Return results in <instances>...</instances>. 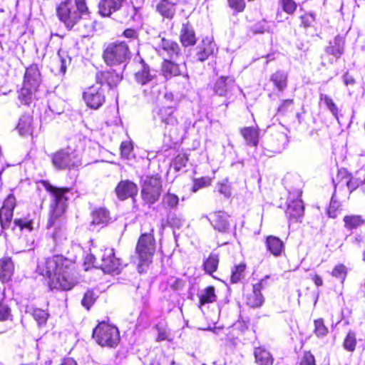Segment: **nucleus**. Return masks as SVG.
<instances>
[{"label": "nucleus", "instance_id": "63", "mask_svg": "<svg viewBox=\"0 0 365 365\" xmlns=\"http://www.w3.org/2000/svg\"><path fill=\"white\" fill-rule=\"evenodd\" d=\"M64 52H61V51H58V56L60 58V61H61V73H64L66 72V59L63 58V56L64 55Z\"/></svg>", "mask_w": 365, "mask_h": 365}, {"label": "nucleus", "instance_id": "52", "mask_svg": "<svg viewBox=\"0 0 365 365\" xmlns=\"http://www.w3.org/2000/svg\"><path fill=\"white\" fill-rule=\"evenodd\" d=\"M211 182V179L207 177H203L199 179H196L194 182L192 190L194 192L197 191L199 189L208 186Z\"/></svg>", "mask_w": 365, "mask_h": 365}, {"label": "nucleus", "instance_id": "25", "mask_svg": "<svg viewBox=\"0 0 365 365\" xmlns=\"http://www.w3.org/2000/svg\"><path fill=\"white\" fill-rule=\"evenodd\" d=\"M235 86L234 80L230 77H220L215 84V93L220 96H225Z\"/></svg>", "mask_w": 365, "mask_h": 365}, {"label": "nucleus", "instance_id": "59", "mask_svg": "<svg viewBox=\"0 0 365 365\" xmlns=\"http://www.w3.org/2000/svg\"><path fill=\"white\" fill-rule=\"evenodd\" d=\"M123 36L130 39H137L138 34L136 30L133 29H127L123 31Z\"/></svg>", "mask_w": 365, "mask_h": 365}, {"label": "nucleus", "instance_id": "50", "mask_svg": "<svg viewBox=\"0 0 365 365\" xmlns=\"http://www.w3.org/2000/svg\"><path fill=\"white\" fill-rule=\"evenodd\" d=\"M96 299V297L92 291H87L82 299L81 304L85 308L89 309L95 302Z\"/></svg>", "mask_w": 365, "mask_h": 365}, {"label": "nucleus", "instance_id": "23", "mask_svg": "<svg viewBox=\"0 0 365 365\" xmlns=\"http://www.w3.org/2000/svg\"><path fill=\"white\" fill-rule=\"evenodd\" d=\"M156 11L164 18L172 19L176 12V4L169 0H159Z\"/></svg>", "mask_w": 365, "mask_h": 365}, {"label": "nucleus", "instance_id": "41", "mask_svg": "<svg viewBox=\"0 0 365 365\" xmlns=\"http://www.w3.org/2000/svg\"><path fill=\"white\" fill-rule=\"evenodd\" d=\"M103 78L106 80L107 84L110 87H113L116 86L118 83L120 82L122 77L115 73L111 72H104L103 73Z\"/></svg>", "mask_w": 365, "mask_h": 365}, {"label": "nucleus", "instance_id": "55", "mask_svg": "<svg viewBox=\"0 0 365 365\" xmlns=\"http://www.w3.org/2000/svg\"><path fill=\"white\" fill-rule=\"evenodd\" d=\"M340 205L338 201L334 199L332 197L330 205L328 209V215L331 218H335L337 216V211L339 208Z\"/></svg>", "mask_w": 365, "mask_h": 365}, {"label": "nucleus", "instance_id": "36", "mask_svg": "<svg viewBox=\"0 0 365 365\" xmlns=\"http://www.w3.org/2000/svg\"><path fill=\"white\" fill-rule=\"evenodd\" d=\"M218 264V255L215 253H211L203 263L204 269L205 272L210 275H212V274L217 270Z\"/></svg>", "mask_w": 365, "mask_h": 365}, {"label": "nucleus", "instance_id": "62", "mask_svg": "<svg viewBox=\"0 0 365 365\" xmlns=\"http://www.w3.org/2000/svg\"><path fill=\"white\" fill-rule=\"evenodd\" d=\"M293 101L288 99L285 100L282 102V103L279 106L278 111L281 113H284L287 110V108L292 104Z\"/></svg>", "mask_w": 365, "mask_h": 365}, {"label": "nucleus", "instance_id": "58", "mask_svg": "<svg viewBox=\"0 0 365 365\" xmlns=\"http://www.w3.org/2000/svg\"><path fill=\"white\" fill-rule=\"evenodd\" d=\"M300 365H315L314 356L309 352L305 353Z\"/></svg>", "mask_w": 365, "mask_h": 365}, {"label": "nucleus", "instance_id": "53", "mask_svg": "<svg viewBox=\"0 0 365 365\" xmlns=\"http://www.w3.org/2000/svg\"><path fill=\"white\" fill-rule=\"evenodd\" d=\"M132 150L133 145L130 142H122L120 145V154L123 158L128 159Z\"/></svg>", "mask_w": 365, "mask_h": 365}, {"label": "nucleus", "instance_id": "38", "mask_svg": "<svg viewBox=\"0 0 365 365\" xmlns=\"http://www.w3.org/2000/svg\"><path fill=\"white\" fill-rule=\"evenodd\" d=\"M80 23L81 24L77 27L78 32L83 37L89 36L94 29L93 22L91 20L86 19L83 17V19L81 20Z\"/></svg>", "mask_w": 365, "mask_h": 365}, {"label": "nucleus", "instance_id": "64", "mask_svg": "<svg viewBox=\"0 0 365 365\" xmlns=\"http://www.w3.org/2000/svg\"><path fill=\"white\" fill-rule=\"evenodd\" d=\"M59 365H78L77 362L73 358H66L62 360Z\"/></svg>", "mask_w": 365, "mask_h": 365}, {"label": "nucleus", "instance_id": "46", "mask_svg": "<svg viewBox=\"0 0 365 365\" xmlns=\"http://www.w3.org/2000/svg\"><path fill=\"white\" fill-rule=\"evenodd\" d=\"M32 314L39 325L46 324L48 316L44 310L41 309H34Z\"/></svg>", "mask_w": 365, "mask_h": 365}, {"label": "nucleus", "instance_id": "17", "mask_svg": "<svg viewBox=\"0 0 365 365\" xmlns=\"http://www.w3.org/2000/svg\"><path fill=\"white\" fill-rule=\"evenodd\" d=\"M230 216L223 211L215 212L206 216L213 228L220 232H227L230 230Z\"/></svg>", "mask_w": 365, "mask_h": 365}, {"label": "nucleus", "instance_id": "34", "mask_svg": "<svg viewBox=\"0 0 365 365\" xmlns=\"http://www.w3.org/2000/svg\"><path fill=\"white\" fill-rule=\"evenodd\" d=\"M327 53L339 58L344 52V41L342 38L336 36L330 42V45L326 48Z\"/></svg>", "mask_w": 365, "mask_h": 365}, {"label": "nucleus", "instance_id": "48", "mask_svg": "<svg viewBox=\"0 0 365 365\" xmlns=\"http://www.w3.org/2000/svg\"><path fill=\"white\" fill-rule=\"evenodd\" d=\"M331 275L343 282L346 276V267L341 264L336 265L332 270Z\"/></svg>", "mask_w": 365, "mask_h": 365}, {"label": "nucleus", "instance_id": "10", "mask_svg": "<svg viewBox=\"0 0 365 365\" xmlns=\"http://www.w3.org/2000/svg\"><path fill=\"white\" fill-rule=\"evenodd\" d=\"M161 180L157 176H148L143 181L141 195L143 200L154 204L158 200L161 193Z\"/></svg>", "mask_w": 365, "mask_h": 365}, {"label": "nucleus", "instance_id": "15", "mask_svg": "<svg viewBox=\"0 0 365 365\" xmlns=\"http://www.w3.org/2000/svg\"><path fill=\"white\" fill-rule=\"evenodd\" d=\"M156 78V71L152 69L143 60H142L140 61V67L135 73V81L140 86H145L153 83Z\"/></svg>", "mask_w": 365, "mask_h": 365}, {"label": "nucleus", "instance_id": "26", "mask_svg": "<svg viewBox=\"0 0 365 365\" xmlns=\"http://www.w3.org/2000/svg\"><path fill=\"white\" fill-rule=\"evenodd\" d=\"M287 214L290 220H297L302 217L304 215V205L302 200L297 199L289 202Z\"/></svg>", "mask_w": 365, "mask_h": 365}, {"label": "nucleus", "instance_id": "40", "mask_svg": "<svg viewBox=\"0 0 365 365\" xmlns=\"http://www.w3.org/2000/svg\"><path fill=\"white\" fill-rule=\"evenodd\" d=\"M320 101H324L326 106H327L328 109L333 114V115L336 118H338L339 109L333 101V100L331 98H329L327 95L322 93L320 95Z\"/></svg>", "mask_w": 365, "mask_h": 365}, {"label": "nucleus", "instance_id": "16", "mask_svg": "<svg viewBox=\"0 0 365 365\" xmlns=\"http://www.w3.org/2000/svg\"><path fill=\"white\" fill-rule=\"evenodd\" d=\"M15 205V197L11 194L4 200L0 210V224L2 229H7L10 226Z\"/></svg>", "mask_w": 365, "mask_h": 365}, {"label": "nucleus", "instance_id": "1", "mask_svg": "<svg viewBox=\"0 0 365 365\" xmlns=\"http://www.w3.org/2000/svg\"><path fill=\"white\" fill-rule=\"evenodd\" d=\"M71 262L62 255H54L40 261L37 271L48 278L51 289L70 290L76 284V279L71 275Z\"/></svg>", "mask_w": 365, "mask_h": 365}, {"label": "nucleus", "instance_id": "43", "mask_svg": "<svg viewBox=\"0 0 365 365\" xmlns=\"http://www.w3.org/2000/svg\"><path fill=\"white\" fill-rule=\"evenodd\" d=\"M356 344V336L354 332H349L346 335L344 341V347L349 351H353L355 349Z\"/></svg>", "mask_w": 365, "mask_h": 365}, {"label": "nucleus", "instance_id": "39", "mask_svg": "<svg viewBox=\"0 0 365 365\" xmlns=\"http://www.w3.org/2000/svg\"><path fill=\"white\" fill-rule=\"evenodd\" d=\"M314 332L317 337H324L328 334V328L325 326L323 319L314 320Z\"/></svg>", "mask_w": 365, "mask_h": 365}, {"label": "nucleus", "instance_id": "19", "mask_svg": "<svg viewBox=\"0 0 365 365\" xmlns=\"http://www.w3.org/2000/svg\"><path fill=\"white\" fill-rule=\"evenodd\" d=\"M215 43L210 38H204L196 47L195 57L200 62L205 61L214 53Z\"/></svg>", "mask_w": 365, "mask_h": 365}, {"label": "nucleus", "instance_id": "60", "mask_svg": "<svg viewBox=\"0 0 365 365\" xmlns=\"http://www.w3.org/2000/svg\"><path fill=\"white\" fill-rule=\"evenodd\" d=\"M218 190L221 194L224 195L227 197L231 195L230 187L226 184H220Z\"/></svg>", "mask_w": 365, "mask_h": 365}, {"label": "nucleus", "instance_id": "18", "mask_svg": "<svg viewBox=\"0 0 365 365\" xmlns=\"http://www.w3.org/2000/svg\"><path fill=\"white\" fill-rule=\"evenodd\" d=\"M115 190L118 198L124 200L135 196L138 193V187L132 181L125 180L119 182Z\"/></svg>", "mask_w": 365, "mask_h": 365}, {"label": "nucleus", "instance_id": "14", "mask_svg": "<svg viewBox=\"0 0 365 365\" xmlns=\"http://www.w3.org/2000/svg\"><path fill=\"white\" fill-rule=\"evenodd\" d=\"M161 71L163 76L167 79L178 76H183L186 79L189 78L185 62L178 64L170 60H165L162 63Z\"/></svg>", "mask_w": 365, "mask_h": 365}, {"label": "nucleus", "instance_id": "8", "mask_svg": "<svg viewBox=\"0 0 365 365\" xmlns=\"http://www.w3.org/2000/svg\"><path fill=\"white\" fill-rule=\"evenodd\" d=\"M46 189L53 194L55 198L54 204L51 205L50 217L47 223V227L49 228L55 225L56 219L63 213L67 200L65 194L69 192V189L58 188L51 185Z\"/></svg>", "mask_w": 365, "mask_h": 365}, {"label": "nucleus", "instance_id": "33", "mask_svg": "<svg viewBox=\"0 0 365 365\" xmlns=\"http://www.w3.org/2000/svg\"><path fill=\"white\" fill-rule=\"evenodd\" d=\"M110 220V213L105 208H98L93 212L92 223L94 225H105Z\"/></svg>", "mask_w": 365, "mask_h": 365}, {"label": "nucleus", "instance_id": "31", "mask_svg": "<svg viewBox=\"0 0 365 365\" xmlns=\"http://www.w3.org/2000/svg\"><path fill=\"white\" fill-rule=\"evenodd\" d=\"M19 135L26 136L32 133V117L28 115H22L16 126Z\"/></svg>", "mask_w": 365, "mask_h": 365}, {"label": "nucleus", "instance_id": "5", "mask_svg": "<svg viewBox=\"0 0 365 365\" xmlns=\"http://www.w3.org/2000/svg\"><path fill=\"white\" fill-rule=\"evenodd\" d=\"M103 59L107 65L115 66L125 63L130 58V51L126 42L110 43L103 51Z\"/></svg>", "mask_w": 365, "mask_h": 365}, {"label": "nucleus", "instance_id": "12", "mask_svg": "<svg viewBox=\"0 0 365 365\" xmlns=\"http://www.w3.org/2000/svg\"><path fill=\"white\" fill-rule=\"evenodd\" d=\"M154 43L156 51L161 54H167L171 58H177L181 55V49L178 43L161 35L155 38Z\"/></svg>", "mask_w": 365, "mask_h": 365}, {"label": "nucleus", "instance_id": "47", "mask_svg": "<svg viewBox=\"0 0 365 365\" xmlns=\"http://www.w3.org/2000/svg\"><path fill=\"white\" fill-rule=\"evenodd\" d=\"M282 9L288 14H292L297 9V4L294 0H279Z\"/></svg>", "mask_w": 365, "mask_h": 365}, {"label": "nucleus", "instance_id": "4", "mask_svg": "<svg viewBox=\"0 0 365 365\" xmlns=\"http://www.w3.org/2000/svg\"><path fill=\"white\" fill-rule=\"evenodd\" d=\"M155 252V240L152 233H144L138 241L135 252L138 255V270L140 273L145 272V268L151 263Z\"/></svg>", "mask_w": 365, "mask_h": 365}, {"label": "nucleus", "instance_id": "30", "mask_svg": "<svg viewBox=\"0 0 365 365\" xmlns=\"http://www.w3.org/2000/svg\"><path fill=\"white\" fill-rule=\"evenodd\" d=\"M267 250L274 256H279L284 250L282 241L274 236H269L266 240Z\"/></svg>", "mask_w": 365, "mask_h": 365}, {"label": "nucleus", "instance_id": "54", "mask_svg": "<svg viewBox=\"0 0 365 365\" xmlns=\"http://www.w3.org/2000/svg\"><path fill=\"white\" fill-rule=\"evenodd\" d=\"M11 317V309L4 301L0 302V321L8 320Z\"/></svg>", "mask_w": 365, "mask_h": 365}, {"label": "nucleus", "instance_id": "35", "mask_svg": "<svg viewBox=\"0 0 365 365\" xmlns=\"http://www.w3.org/2000/svg\"><path fill=\"white\" fill-rule=\"evenodd\" d=\"M270 79L279 91H283L287 86V75L284 71H276L271 76Z\"/></svg>", "mask_w": 365, "mask_h": 365}, {"label": "nucleus", "instance_id": "13", "mask_svg": "<svg viewBox=\"0 0 365 365\" xmlns=\"http://www.w3.org/2000/svg\"><path fill=\"white\" fill-rule=\"evenodd\" d=\"M100 258L101 262L99 265L104 272L109 274L118 273L120 267V259L115 257L113 249H105Z\"/></svg>", "mask_w": 365, "mask_h": 365}, {"label": "nucleus", "instance_id": "49", "mask_svg": "<svg viewBox=\"0 0 365 365\" xmlns=\"http://www.w3.org/2000/svg\"><path fill=\"white\" fill-rule=\"evenodd\" d=\"M14 223L20 230H27L31 232L33 230V222L31 220L25 219H15Z\"/></svg>", "mask_w": 365, "mask_h": 365}, {"label": "nucleus", "instance_id": "27", "mask_svg": "<svg viewBox=\"0 0 365 365\" xmlns=\"http://www.w3.org/2000/svg\"><path fill=\"white\" fill-rule=\"evenodd\" d=\"M344 227L352 231L365 225V219L360 215H347L343 218Z\"/></svg>", "mask_w": 365, "mask_h": 365}, {"label": "nucleus", "instance_id": "6", "mask_svg": "<svg viewBox=\"0 0 365 365\" xmlns=\"http://www.w3.org/2000/svg\"><path fill=\"white\" fill-rule=\"evenodd\" d=\"M93 337L102 346L115 347L120 341L118 328L106 322H101L94 329Z\"/></svg>", "mask_w": 365, "mask_h": 365}, {"label": "nucleus", "instance_id": "24", "mask_svg": "<svg viewBox=\"0 0 365 365\" xmlns=\"http://www.w3.org/2000/svg\"><path fill=\"white\" fill-rule=\"evenodd\" d=\"M180 39L184 46H193L196 43L195 31L189 24H183L180 30Z\"/></svg>", "mask_w": 365, "mask_h": 365}, {"label": "nucleus", "instance_id": "20", "mask_svg": "<svg viewBox=\"0 0 365 365\" xmlns=\"http://www.w3.org/2000/svg\"><path fill=\"white\" fill-rule=\"evenodd\" d=\"M262 282L255 284L252 287V291L248 294L246 297V304L251 307H259L264 303V297L261 293L262 289Z\"/></svg>", "mask_w": 365, "mask_h": 365}, {"label": "nucleus", "instance_id": "45", "mask_svg": "<svg viewBox=\"0 0 365 365\" xmlns=\"http://www.w3.org/2000/svg\"><path fill=\"white\" fill-rule=\"evenodd\" d=\"M188 161V158L186 154L178 155L173 163V168L175 170L179 171L184 167H185Z\"/></svg>", "mask_w": 365, "mask_h": 365}, {"label": "nucleus", "instance_id": "61", "mask_svg": "<svg viewBox=\"0 0 365 365\" xmlns=\"http://www.w3.org/2000/svg\"><path fill=\"white\" fill-rule=\"evenodd\" d=\"M66 239L64 231L59 230H56L55 232L53 235V238L55 242H58V240H61V238Z\"/></svg>", "mask_w": 365, "mask_h": 365}, {"label": "nucleus", "instance_id": "2", "mask_svg": "<svg viewBox=\"0 0 365 365\" xmlns=\"http://www.w3.org/2000/svg\"><path fill=\"white\" fill-rule=\"evenodd\" d=\"M56 13L59 20L71 30L88 14V8L86 0H64L58 6Z\"/></svg>", "mask_w": 365, "mask_h": 365}, {"label": "nucleus", "instance_id": "56", "mask_svg": "<svg viewBox=\"0 0 365 365\" xmlns=\"http://www.w3.org/2000/svg\"><path fill=\"white\" fill-rule=\"evenodd\" d=\"M302 24L304 27L312 26L313 23L315 21V15L312 13H307L303 15L302 17Z\"/></svg>", "mask_w": 365, "mask_h": 365}, {"label": "nucleus", "instance_id": "29", "mask_svg": "<svg viewBox=\"0 0 365 365\" xmlns=\"http://www.w3.org/2000/svg\"><path fill=\"white\" fill-rule=\"evenodd\" d=\"M240 133L250 146H257L259 141V131L254 127H245L240 130Z\"/></svg>", "mask_w": 365, "mask_h": 365}, {"label": "nucleus", "instance_id": "11", "mask_svg": "<svg viewBox=\"0 0 365 365\" xmlns=\"http://www.w3.org/2000/svg\"><path fill=\"white\" fill-rule=\"evenodd\" d=\"M83 99L86 105L93 109L102 106L106 97L101 86L98 83L88 88L83 93Z\"/></svg>", "mask_w": 365, "mask_h": 365}, {"label": "nucleus", "instance_id": "3", "mask_svg": "<svg viewBox=\"0 0 365 365\" xmlns=\"http://www.w3.org/2000/svg\"><path fill=\"white\" fill-rule=\"evenodd\" d=\"M41 73L36 65L26 68L22 88L18 91V100L22 105L29 106L39 98Z\"/></svg>", "mask_w": 365, "mask_h": 365}, {"label": "nucleus", "instance_id": "44", "mask_svg": "<svg viewBox=\"0 0 365 365\" xmlns=\"http://www.w3.org/2000/svg\"><path fill=\"white\" fill-rule=\"evenodd\" d=\"M245 270V264H240L235 267L232 272L231 282L232 283L238 282L243 277Z\"/></svg>", "mask_w": 365, "mask_h": 365}, {"label": "nucleus", "instance_id": "7", "mask_svg": "<svg viewBox=\"0 0 365 365\" xmlns=\"http://www.w3.org/2000/svg\"><path fill=\"white\" fill-rule=\"evenodd\" d=\"M164 99L165 102L156 111L155 118L163 123L165 129L174 128L178 124L175 115L177 109L176 102L173 101L171 93H166Z\"/></svg>", "mask_w": 365, "mask_h": 365}, {"label": "nucleus", "instance_id": "42", "mask_svg": "<svg viewBox=\"0 0 365 365\" xmlns=\"http://www.w3.org/2000/svg\"><path fill=\"white\" fill-rule=\"evenodd\" d=\"M179 202L178 197L172 193H167L163 197V203L165 207L170 208L175 207Z\"/></svg>", "mask_w": 365, "mask_h": 365}, {"label": "nucleus", "instance_id": "9", "mask_svg": "<svg viewBox=\"0 0 365 365\" xmlns=\"http://www.w3.org/2000/svg\"><path fill=\"white\" fill-rule=\"evenodd\" d=\"M53 166L58 170H71L81 165V160L70 149H61L51 155Z\"/></svg>", "mask_w": 365, "mask_h": 365}, {"label": "nucleus", "instance_id": "51", "mask_svg": "<svg viewBox=\"0 0 365 365\" xmlns=\"http://www.w3.org/2000/svg\"><path fill=\"white\" fill-rule=\"evenodd\" d=\"M229 6L237 12H242L245 8V0H227Z\"/></svg>", "mask_w": 365, "mask_h": 365}, {"label": "nucleus", "instance_id": "32", "mask_svg": "<svg viewBox=\"0 0 365 365\" xmlns=\"http://www.w3.org/2000/svg\"><path fill=\"white\" fill-rule=\"evenodd\" d=\"M14 272V265L9 258L0 260V279L2 282H7L11 278Z\"/></svg>", "mask_w": 365, "mask_h": 365}, {"label": "nucleus", "instance_id": "57", "mask_svg": "<svg viewBox=\"0 0 365 365\" xmlns=\"http://www.w3.org/2000/svg\"><path fill=\"white\" fill-rule=\"evenodd\" d=\"M170 223L175 228H180L185 223V219L181 215H175L171 217Z\"/></svg>", "mask_w": 365, "mask_h": 365}, {"label": "nucleus", "instance_id": "37", "mask_svg": "<svg viewBox=\"0 0 365 365\" xmlns=\"http://www.w3.org/2000/svg\"><path fill=\"white\" fill-rule=\"evenodd\" d=\"M200 304L212 303L216 301L215 287L210 286L203 289L199 295Z\"/></svg>", "mask_w": 365, "mask_h": 365}, {"label": "nucleus", "instance_id": "21", "mask_svg": "<svg viewBox=\"0 0 365 365\" xmlns=\"http://www.w3.org/2000/svg\"><path fill=\"white\" fill-rule=\"evenodd\" d=\"M123 1V0H101L98 4L99 14L103 16H109L120 9Z\"/></svg>", "mask_w": 365, "mask_h": 365}, {"label": "nucleus", "instance_id": "22", "mask_svg": "<svg viewBox=\"0 0 365 365\" xmlns=\"http://www.w3.org/2000/svg\"><path fill=\"white\" fill-rule=\"evenodd\" d=\"M253 354L257 365H272L274 363L272 354L263 346L255 347Z\"/></svg>", "mask_w": 365, "mask_h": 365}, {"label": "nucleus", "instance_id": "28", "mask_svg": "<svg viewBox=\"0 0 365 365\" xmlns=\"http://www.w3.org/2000/svg\"><path fill=\"white\" fill-rule=\"evenodd\" d=\"M288 143V137L283 132H277L272 135L271 147L276 153H281Z\"/></svg>", "mask_w": 365, "mask_h": 365}]
</instances>
